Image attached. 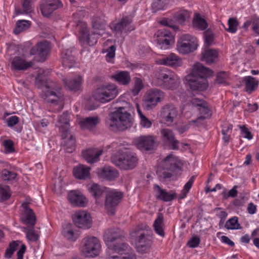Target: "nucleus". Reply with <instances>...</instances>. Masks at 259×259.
<instances>
[{"mask_svg":"<svg viewBox=\"0 0 259 259\" xmlns=\"http://www.w3.org/2000/svg\"><path fill=\"white\" fill-rule=\"evenodd\" d=\"M3 146L4 147L5 153H12L15 151L14 143L10 140H4L3 142Z\"/></svg>","mask_w":259,"mask_h":259,"instance_id":"58","label":"nucleus"},{"mask_svg":"<svg viewBox=\"0 0 259 259\" xmlns=\"http://www.w3.org/2000/svg\"><path fill=\"white\" fill-rule=\"evenodd\" d=\"M201 54V60L207 64H211L215 61L219 55L218 50L211 49H205Z\"/></svg>","mask_w":259,"mask_h":259,"instance_id":"35","label":"nucleus"},{"mask_svg":"<svg viewBox=\"0 0 259 259\" xmlns=\"http://www.w3.org/2000/svg\"><path fill=\"white\" fill-rule=\"evenodd\" d=\"M227 73L225 72H221L218 73L215 82L218 84L227 85L228 84V83L227 82Z\"/></svg>","mask_w":259,"mask_h":259,"instance_id":"53","label":"nucleus"},{"mask_svg":"<svg viewBox=\"0 0 259 259\" xmlns=\"http://www.w3.org/2000/svg\"><path fill=\"white\" fill-rule=\"evenodd\" d=\"M155 81L156 85L164 89L175 90L179 87L181 79L174 72L165 70L158 73Z\"/></svg>","mask_w":259,"mask_h":259,"instance_id":"8","label":"nucleus"},{"mask_svg":"<svg viewBox=\"0 0 259 259\" xmlns=\"http://www.w3.org/2000/svg\"><path fill=\"white\" fill-rule=\"evenodd\" d=\"M11 65L14 69L22 70L30 67L32 65V63L31 61H26L21 57H15L13 59Z\"/></svg>","mask_w":259,"mask_h":259,"instance_id":"37","label":"nucleus"},{"mask_svg":"<svg viewBox=\"0 0 259 259\" xmlns=\"http://www.w3.org/2000/svg\"><path fill=\"white\" fill-rule=\"evenodd\" d=\"M90 169L89 166L79 164L73 168V175L77 179L86 180L90 178Z\"/></svg>","mask_w":259,"mask_h":259,"instance_id":"31","label":"nucleus"},{"mask_svg":"<svg viewBox=\"0 0 259 259\" xmlns=\"http://www.w3.org/2000/svg\"><path fill=\"white\" fill-rule=\"evenodd\" d=\"M111 78L119 84L123 85L128 84L131 80L130 74L126 71L117 72L112 75Z\"/></svg>","mask_w":259,"mask_h":259,"instance_id":"36","label":"nucleus"},{"mask_svg":"<svg viewBox=\"0 0 259 259\" xmlns=\"http://www.w3.org/2000/svg\"><path fill=\"white\" fill-rule=\"evenodd\" d=\"M100 120L97 116L89 117L79 121V124L82 129L92 130L99 124Z\"/></svg>","mask_w":259,"mask_h":259,"instance_id":"30","label":"nucleus"},{"mask_svg":"<svg viewBox=\"0 0 259 259\" xmlns=\"http://www.w3.org/2000/svg\"><path fill=\"white\" fill-rule=\"evenodd\" d=\"M157 62L160 65H165L172 68L180 67L183 64L181 58L174 53H171L167 56H165L159 59Z\"/></svg>","mask_w":259,"mask_h":259,"instance_id":"21","label":"nucleus"},{"mask_svg":"<svg viewBox=\"0 0 259 259\" xmlns=\"http://www.w3.org/2000/svg\"><path fill=\"white\" fill-rule=\"evenodd\" d=\"M119 90L116 84L108 83L98 87L93 94L94 98L102 103L110 102L117 97Z\"/></svg>","mask_w":259,"mask_h":259,"instance_id":"9","label":"nucleus"},{"mask_svg":"<svg viewBox=\"0 0 259 259\" xmlns=\"http://www.w3.org/2000/svg\"><path fill=\"white\" fill-rule=\"evenodd\" d=\"M228 28L226 30L231 33H235L238 29L239 22L236 18H230L228 20Z\"/></svg>","mask_w":259,"mask_h":259,"instance_id":"48","label":"nucleus"},{"mask_svg":"<svg viewBox=\"0 0 259 259\" xmlns=\"http://www.w3.org/2000/svg\"><path fill=\"white\" fill-rule=\"evenodd\" d=\"M175 171V170H171L170 169H167L162 166L161 163L160 164V166L158 167L157 170V174L158 177L163 179H169L172 176V173Z\"/></svg>","mask_w":259,"mask_h":259,"instance_id":"45","label":"nucleus"},{"mask_svg":"<svg viewBox=\"0 0 259 259\" xmlns=\"http://www.w3.org/2000/svg\"><path fill=\"white\" fill-rule=\"evenodd\" d=\"M154 35L157 46L161 50L169 49L174 44V36L168 29H159L155 33Z\"/></svg>","mask_w":259,"mask_h":259,"instance_id":"14","label":"nucleus"},{"mask_svg":"<svg viewBox=\"0 0 259 259\" xmlns=\"http://www.w3.org/2000/svg\"><path fill=\"white\" fill-rule=\"evenodd\" d=\"M168 0H155L152 5V10L154 12L163 10L168 4Z\"/></svg>","mask_w":259,"mask_h":259,"instance_id":"52","label":"nucleus"},{"mask_svg":"<svg viewBox=\"0 0 259 259\" xmlns=\"http://www.w3.org/2000/svg\"><path fill=\"white\" fill-rule=\"evenodd\" d=\"M31 2L24 1L22 0V6L23 10L21 11L20 10H16V13L17 15L23 14H28L32 11V7H31Z\"/></svg>","mask_w":259,"mask_h":259,"instance_id":"50","label":"nucleus"},{"mask_svg":"<svg viewBox=\"0 0 259 259\" xmlns=\"http://www.w3.org/2000/svg\"><path fill=\"white\" fill-rule=\"evenodd\" d=\"M105 194V208L108 211L113 214L114 208L123 198V193L117 189L108 187Z\"/></svg>","mask_w":259,"mask_h":259,"instance_id":"12","label":"nucleus"},{"mask_svg":"<svg viewBox=\"0 0 259 259\" xmlns=\"http://www.w3.org/2000/svg\"><path fill=\"white\" fill-rule=\"evenodd\" d=\"M200 243V237L197 236H193L188 241L187 245L191 248H195L199 245Z\"/></svg>","mask_w":259,"mask_h":259,"instance_id":"59","label":"nucleus"},{"mask_svg":"<svg viewBox=\"0 0 259 259\" xmlns=\"http://www.w3.org/2000/svg\"><path fill=\"white\" fill-rule=\"evenodd\" d=\"M62 236L69 241L74 242L79 237L78 230L72 224H66L63 226L61 231Z\"/></svg>","mask_w":259,"mask_h":259,"instance_id":"22","label":"nucleus"},{"mask_svg":"<svg viewBox=\"0 0 259 259\" xmlns=\"http://www.w3.org/2000/svg\"><path fill=\"white\" fill-rule=\"evenodd\" d=\"M100 240L96 237L88 236L84 238L81 243L80 251L87 257H95L101 251Z\"/></svg>","mask_w":259,"mask_h":259,"instance_id":"10","label":"nucleus"},{"mask_svg":"<svg viewBox=\"0 0 259 259\" xmlns=\"http://www.w3.org/2000/svg\"><path fill=\"white\" fill-rule=\"evenodd\" d=\"M179 113L176 107L172 104H167L162 107L160 116L162 121L170 125L178 118Z\"/></svg>","mask_w":259,"mask_h":259,"instance_id":"16","label":"nucleus"},{"mask_svg":"<svg viewBox=\"0 0 259 259\" xmlns=\"http://www.w3.org/2000/svg\"><path fill=\"white\" fill-rule=\"evenodd\" d=\"M162 141L169 145L172 149L179 148V142L175 137L173 132L169 129L162 128L160 131Z\"/></svg>","mask_w":259,"mask_h":259,"instance_id":"24","label":"nucleus"},{"mask_svg":"<svg viewBox=\"0 0 259 259\" xmlns=\"http://www.w3.org/2000/svg\"><path fill=\"white\" fill-rule=\"evenodd\" d=\"M66 150L68 153L72 152L75 147V138L73 136H70L65 145Z\"/></svg>","mask_w":259,"mask_h":259,"instance_id":"56","label":"nucleus"},{"mask_svg":"<svg viewBox=\"0 0 259 259\" xmlns=\"http://www.w3.org/2000/svg\"><path fill=\"white\" fill-rule=\"evenodd\" d=\"M133 17L125 16L123 17L120 21L117 23H112L110 28L113 31L116 33H127L135 29L132 25Z\"/></svg>","mask_w":259,"mask_h":259,"instance_id":"18","label":"nucleus"},{"mask_svg":"<svg viewBox=\"0 0 259 259\" xmlns=\"http://www.w3.org/2000/svg\"><path fill=\"white\" fill-rule=\"evenodd\" d=\"M212 74V70L197 62L193 66L191 72L186 76L185 79L192 90L203 91L208 87L206 78Z\"/></svg>","mask_w":259,"mask_h":259,"instance_id":"4","label":"nucleus"},{"mask_svg":"<svg viewBox=\"0 0 259 259\" xmlns=\"http://www.w3.org/2000/svg\"><path fill=\"white\" fill-rule=\"evenodd\" d=\"M40 10L42 14L46 17L49 16L54 11L53 10H52V9L46 4H43L40 7Z\"/></svg>","mask_w":259,"mask_h":259,"instance_id":"64","label":"nucleus"},{"mask_svg":"<svg viewBox=\"0 0 259 259\" xmlns=\"http://www.w3.org/2000/svg\"><path fill=\"white\" fill-rule=\"evenodd\" d=\"M11 196L10 188L9 186H0V201H5L8 199Z\"/></svg>","mask_w":259,"mask_h":259,"instance_id":"54","label":"nucleus"},{"mask_svg":"<svg viewBox=\"0 0 259 259\" xmlns=\"http://www.w3.org/2000/svg\"><path fill=\"white\" fill-rule=\"evenodd\" d=\"M1 176L4 181H10L16 178L17 174L15 172L4 169L2 171Z\"/></svg>","mask_w":259,"mask_h":259,"instance_id":"55","label":"nucleus"},{"mask_svg":"<svg viewBox=\"0 0 259 259\" xmlns=\"http://www.w3.org/2000/svg\"><path fill=\"white\" fill-rule=\"evenodd\" d=\"M31 25V22L28 20H19L17 21L14 32L16 34L28 29Z\"/></svg>","mask_w":259,"mask_h":259,"instance_id":"42","label":"nucleus"},{"mask_svg":"<svg viewBox=\"0 0 259 259\" xmlns=\"http://www.w3.org/2000/svg\"><path fill=\"white\" fill-rule=\"evenodd\" d=\"M21 206L23 209L21 217L22 222L25 224L34 225L36 220L35 215L32 210L29 207L28 204L26 202H23Z\"/></svg>","mask_w":259,"mask_h":259,"instance_id":"26","label":"nucleus"},{"mask_svg":"<svg viewBox=\"0 0 259 259\" xmlns=\"http://www.w3.org/2000/svg\"><path fill=\"white\" fill-rule=\"evenodd\" d=\"M69 202L75 205L84 206L87 203V198L80 192L72 191L68 194Z\"/></svg>","mask_w":259,"mask_h":259,"instance_id":"28","label":"nucleus"},{"mask_svg":"<svg viewBox=\"0 0 259 259\" xmlns=\"http://www.w3.org/2000/svg\"><path fill=\"white\" fill-rule=\"evenodd\" d=\"M194 176L192 177L188 181V182L184 185L183 189L182 190L181 193L179 196V199H184L186 197L187 193L192 187V186L194 181Z\"/></svg>","mask_w":259,"mask_h":259,"instance_id":"51","label":"nucleus"},{"mask_svg":"<svg viewBox=\"0 0 259 259\" xmlns=\"http://www.w3.org/2000/svg\"><path fill=\"white\" fill-rule=\"evenodd\" d=\"M181 108V114L186 119H190L192 116V112L196 109L199 111L200 115L195 120L189 121L188 124L180 125L178 127V132L182 134L188 130L191 123L198 124L200 120L209 118L211 115V111L208 108L207 103L203 100L197 98L192 99Z\"/></svg>","mask_w":259,"mask_h":259,"instance_id":"2","label":"nucleus"},{"mask_svg":"<svg viewBox=\"0 0 259 259\" xmlns=\"http://www.w3.org/2000/svg\"><path fill=\"white\" fill-rule=\"evenodd\" d=\"M116 48L114 46H110L107 50V54L106 56V60L110 62L115 57V52Z\"/></svg>","mask_w":259,"mask_h":259,"instance_id":"63","label":"nucleus"},{"mask_svg":"<svg viewBox=\"0 0 259 259\" xmlns=\"http://www.w3.org/2000/svg\"><path fill=\"white\" fill-rule=\"evenodd\" d=\"M72 219L74 224L79 228L87 229L92 227L91 217L85 211L76 212L74 214Z\"/></svg>","mask_w":259,"mask_h":259,"instance_id":"19","label":"nucleus"},{"mask_svg":"<svg viewBox=\"0 0 259 259\" xmlns=\"http://www.w3.org/2000/svg\"><path fill=\"white\" fill-rule=\"evenodd\" d=\"M24 229L25 230L26 238L28 241L35 242L38 240L39 235L33 229L25 227L24 228Z\"/></svg>","mask_w":259,"mask_h":259,"instance_id":"49","label":"nucleus"},{"mask_svg":"<svg viewBox=\"0 0 259 259\" xmlns=\"http://www.w3.org/2000/svg\"><path fill=\"white\" fill-rule=\"evenodd\" d=\"M111 161L117 167L124 170L134 169L138 159L136 155L127 151L119 150L111 157Z\"/></svg>","mask_w":259,"mask_h":259,"instance_id":"7","label":"nucleus"},{"mask_svg":"<svg viewBox=\"0 0 259 259\" xmlns=\"http://www.w3.org/2000/svg\"><path fill=\"white\" fill-rule=\"evenodd\" d=\"M92 22L94 30L92 34H90L86 23L78 21L76 26L79 32V39L81 44L87 43L89 46H93L97 41L96 35L102 36L104 33L105 24L103 20L99 17H95L92 18Z\"/></svg>","mask_w":259,"mask_h":259,"instance_id":"5","label":"nucleus"},{"mask_svg":"<svg viewBox=\"0 0 259 259\" xmlns=\"http://www.w3.org/2000/svg\"><path fill=\"white\" fill-rule=\"evenodd\" d=\"M165 96V93L159 89H150L146 92L144 96V105L147 110L151 109L162 101Z\"/></svg>","mask_w":259,"mask_h":259,"instance_id":"13","label":"nucleus"},{"mask_svg":"<svg viewBox=\"0 0 259 259\" xmlns=\"http://www.w3.org/2000/svg\"><path fill=\"white\" fill-rule=\"evenodd\" d=\"M239 128L241 130V134L242 137L249 140L252 139L253 136L251 133L249 131V130L245 127V125H239Z\"/></svg>","mask_w":259,"mask_h":259,"instance_id":"62","label":"nucleus"},{"mask_svg":"<svg viewBox=\"0 0 259 259\" xmlns=\"http://www.w3.org/2000/svg\"><path fill=\"white\" fill-rule=\"evenodd\" d=\"M69 113L65 112L59 117L58 121V126L60 128H68L69 127Z\"/></svg>","mask_w":259,"mask_h":259,"instance_id":"46","label":"nucleus"},{"mask_svg":"<svg viewBox=\"0 0 259 259\" xmlns=\"http://www.w3.org/2000/svg\"><path fill=\"white\" fill-rule=\"evenodd\" d=\"M243 81L245 83V91L249 94L255 91L258 84V81L251 76H245L243 78Z\"/></svg>","mask_w":259,"mask_h":259,"instance_id":"38","label":"nucleus"},{"mask_svg":"<svg viewBox=\"0 0 259 259\" xmlns=\"http://www.w3.org/2000/svg\"><path fill=\"white\" fill-rule=\"evenodd\" d=\"M137 113L140 118V125L144 128H149L152 126V122L142 112L139 106L137 105Z\"/></svg>","mask_w":259,"mask_h":259,"instance_id":"43","label":"nucleus"},{"mask_svg":"<svg viewBox=\"0 0 259 259\" xmlns=\"http://www.w3.org/2000/svg\"><path fill=\"white\" fill-rule=\"evenodd\" d=\"M193 26L198 30H203L207 27L208 24L199 14L196 13L193 18Z\"/></svg>","mask_w":259,"mask_h":259,"instance_id":"39","label":"nucleus"},{"mask_svg":"<svg viewBox=\"0 0 259 259\" xmlns=\"http://www.w3.org/2000/svg\"><path fill=\"white\" fill-rule=\"evenodd\" d=\"M131 235L135 237L134 243L137 251L140 253H146L151 246L150 237L143 232H132Z\"/></svg>","mask_w":259,"mask_h":259,"instance_id":"15","label":"nucleus"},{"mask_svg":"<svg viewBox=\"0 0 259 259\" xmlns=\"http://www.w3.org/2000/svg\"><path fill=\"white\" fill-rule=\"evenodd\" d=\"M133 144L138 149L145 151L152 150L156 146L155 138L152 135H143L135 138Z\"/></svg>","mask_w":259,"mask_h":259,"instance_id":"17","label":"nucleus"},{"mask_svg":"<svg viewBox=\"0 0 259 259\" xmlns=\"http://www.w3.org/2000/svg\"><path fill=\"white\" fill-rule=\"evenodd\" d=\"M97 173L99 178L110 181L114 180L118 176V171L108 166L98 168Z\"/></svg>","mask_w":259,"mask_h":259,"instance_id":"25","label":"nucleus"},{"mask_svg":"<svg viewBox=\"0 0 259 259\" xmlns=\"http://www.w3.org/2000/svg\"><path fill=\"white\" fill-rule=\"evenodd\" d=\"M190 17V12L185 9H181L177 12L175 15V20L180 24H182L187 21Z\"/></svg>","mask_w":259,"mask_h":259,"instance_id":"41","label":"nucleus"},{"mask_svg":"<svg viewBox=\"0 0 259 259\" xmlns=\"http://www.w3.org/2000/svg\"><path fill=\"white\" fill-rule=\"evenodd\" d=\"M153 227L156 233L161 237L164 236L163 230V216L162 213L158 214L156 219L155 220Z\"/></svg>","mask_w":259,"mask_h":259,"instance_id":"40","label":"nucleus"},{"mask_svg":"<svg viewBox=\"0 0 259 259\" xmlns=\"http://www.w3.org/2000/svg\"><path fill=\"white\" fill-rule=\"evenodd\" d=\"M162 166L171 170H180L182 166L180 160L172 154H170L161 162Z\"/></svg>","mask_w":259,"mask_h":259,"instance_id":"27","label":"nucleus"},{"mask_svg":"<svg viewBox=\"0 0 259 259\" xmlns=\"http://www.w3.org/2000/svg\"><path fill=\"white\" fill-rule=\"evenodd\" d=\"M82 156L85 160L90 163L98 161L99 158L102 154V150L96 149H88L82 151Z\"/></svg>","mask_w":259,"mask_h":259,"instance_id":"29","label":"nucleus"},{"mask_svg":"<svg viewBox=\"0 0 259 259\" xmlns=\"http://www.w3.org/2000/svg\"><path fill=\"white\" fill-rule=\"evenodd\" d=\"M204 36L205 44L208 46H210L213 41V33L210 30H207L204 32Z\"/></svg>","mask_w":259,"mask_h":259,"instance_id":"61","label":"nucleus"},{"mask_svg":"<svg viewBox=\"0 0 259 259\" xmlns=\"http://www.w3.org/2000/svg\"><path fill=\"white\" fill-rule=\"evenodd\" d=\"M124 234L118 228H111L105 231L103 239L108 246L106 259H136L131 248L123 242Z\"/></svg>","mask_w":259,"mask_h":259,"instance_id":"1","label":"nucleus"},{"mask_svg":"<svg viewBox=\"0 0 259 259\" xmlns=\"http://www.w3.org/2000/svg\"><path fill=\"white\" fill-rule=\"evenodd\" d=\"M153 188L156 194V197L158 199L167 202L171 201L176 197V193H169L157 185H155Z\"/></svg>","mask_w":259,"mask_h":259,"instance_id":"33","label":"nucleus"},{"mask_svg":"<svg viewBox=\"0 0 259 259\" xmlns=\"http://www.w3.org/2000/svg\"><path fill=\"white\" fill-rule=\"evenodd\" d=\"M17 246L18 244L16 242L14 241L11 243L5 252V257L7 258H10L16 250Z\"/></svg>","mask_w":259,"mask_h":259,"instance_id":"57","label":"nucleus"},{"mask_svg":"<svg viewBox=\"0 0 259 259\" xmlns=\"http://www.w3.org/2000/svg\"><path fill=\"white\" fill-rule=\"evenodd\" d=\"M237 186H234L229 191L228 193L226 192H223L222 194L223 198L225 199H228L229 197L234 198L237 195L238 191L237 190Z\"/></svg>","mask_w":259,"mask_h":259,"instance_id":"60","label":"nucleus"},{"mask_svg":"<svg viewBox=\"0 0 259 259\" xmlns=\"http://www.w3.org/2000/svg\"><path fill=\"white\" fill-rule=\"evenodd\" d=\"M50 49V44L47 41H43L37 43L33 47L30 52L31 55H37L39 61H44L48 55Z\"/></svg>","mask_w":259,"mask_h":259,"instance_id":"20","label":"nucleus"},{"mask_svg":"<svg viewBox=\"0 0 259 259\" xmlns=\"http://www.w3.org/2000/svg\"><path fill=\"white\" fill-rule=\"evenodd\" d=\"M45 72H40L35 78V82L43 87L40 97L46 103L58 104L63 100L61 85L54 81L48 80L44 75Z\"/></svg>","mask_w":259,"mask_h":259,"instance_id":"3","label":"nucleus"},{"mask_svg":"<svg viewBox=\"0 0 259 259\" xmlns=\"http://www.w3.org/2000/svg\"><path fill=\"white\" fill-rule=\"evenodd\" d=\"M132 120L131 114L124 108L119 107L109 115L107 124L112 131H124L132 125Z\"/></svg>","mask_w":259,"mask_h":259,"instance_id":"6","label":"nucleus"},{"mask_svg":"<svg viewBox=\"0 0 259 259\" xmlns=\"http://www.w3.org/2000/svg\"><path fill=\"white\" fill-rule=\"evenodd\" d=\"M225 227L228 230H237L240 229V225L238 222V218L234 217L229 219L225 225Z\"/></svg>","mask_w":259,"mask_h":259,"instance_id":"47","label":"nucleus"},{"mask_svg":"<svg viewBox=\"0 0 259 259\" xmlns=\"http://www.w3.org/2000/svg\"><path fill=\"white\" fill-rule=\"evenodd\" d=\"M72 53V49H64L61 53L62 64L65 67L71 68L74 66L75 60Z\"/></svg>","mask_w":259,"mask_h":259,"instance_id":"32","label":"nucleus"},{"mask_svg":"<svg viewBox=\"0 0 259 259\" xmlns=\"http://www.w3.org/2000/svg\"><path fill=\"white\" fill-rule=\"evenodd\" d=\"M133 86L131 90L134 96L138 95L142 89L144 88V83L142 80L139 77H134Z\"/></svg>","mask_w":259,"mask_h":259,"instance_id":"44","label":"nucleus"},{"mask_svg":"<svg viewBox=\"0 0 259 259\" xmlns=\"http://www.w3.org/2000/svg\"><path fill=\"white\" fill-rule=\"evenodd\" d=\"M65 85L69 90L76 91L80 89L82 82V76L76 75L71 79H64L63 80Z\"/></svg>","mask_w":259,"mask_h":259,"instance_id":"34","label":"nucleus"},{"mask_svg":"<svg viewBox=\"0 0 259 259\" xmlns=\"http://www.w3.org/2000/svg\"><path fill=\"white\" fill-rule=\"evenodd\" d=\"M198 46L197 38L189 34L182 35L177 44V51L182 55H185L195 51Z\"/></svg>","mask_w":259,"mask_h":259,"instance_id":"11","label":"nucleus"},{"mask_svg":"<svg viewBox=\"0 0 259 259\" xmlns=\"http://www.w3.org/2000/svg\"><path fill=\"white\" fill-rule=\"evenodd\" d=\"M107 188L108 187L101 186L97 183H90L87 185L89 192L94 197L97 204L100 203V198L103 194H105Z\"/></svg>","mask_w":259,"mask_h":259,"instance_id":"23","label":"nucleus"}]
</instances>
